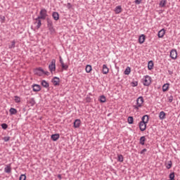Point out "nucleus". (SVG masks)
Returning <instances> with one entry per match:
<instances>
[{"instance_id": "1", "label": "nucleus", "mask_w": 180, "mask_h": 180, "mask_svg": "<svg viewBox=\"0 0 180 180\" xmlns=\"http://www.w3.org/2000/svg\"><path fill=\"white\" fill-rule=\"evenodd\" d=\"M34 74H35V75H38V77H43V75H46V77H49L50 75L49 71H44V70L40 67L34 69Z\"/></svg>"}, {"instance_id": "2", "label": "nucleus", "mask_w": 180, "mask_h": 180, "mask_svg": "<svg viewBox=\"0 0 180 180\" xmlns=\"http://www.w3.org/2000/svg\"><path fill=\"white\" fill-rule=\"evenodd\" d=\"M144 103V98L143 96H139L136 99V105H133L134 109H136V110H139L140 108L143 107V104Z\"/></svg>"}, {"instance_id": "3", "label": "nucleus", "mask_w": 180, "mask_h": 180, "mask_svg": "<svg viewBox=\"0 0 180 180\" xmlns=\"http://www.w3.org/2000/svg\"><path fill=\"white\" fill-rule=\"evenodd\" d=\"M47 27L50 32L51 34H54L56 33V29L54 28V25H53V20L50 18H46Z\"/></svg>"}, {"instance_id": "4", "label": "nucleus", "mask_w": 180, "mask_h": 180, "mask_svg": "<svg viewBox=\"0 0 180 180\" xmlns=\"http://www.w3.org/2000/svg\"><path fill=\"white\" fill-rule=\"evenodd\" d=\"M49 16L47 15V10L46 8H41L39 12V15L38 16V19H41L42 20H46V18Z\"/></svg>"}, {"instance_id": "5", "label": "nucleus", "mask_w": 180, "mask_h": 180, "mask_svg": "<svg viewBox=\"0 0 180 180\" xmlns=\"http://www.w3.org/2000/svg\"><path fill=\"white\" fill-rule=\"evenodd\" d=\"M151 77H150L149 75H146L143 77V84L144 85V86H150V85H151Z\"/></svg>"}, {"instance_id": "6", "label": "nucleus", "mask_w": 180, "mask_h": 180, "mask_svg": "<svg viewBox=\"0 0 180 180\" xmlns=\"http://www.w3.org/2000/svg\"><path fill=\"white\" fill-rule=\"evenodd\" d=\"M49 70L53 74L56 71V59H52L49 65Z\"/></svg>"}, {"instance_id": "7", "label": "nucleus", "mask_w": 180, "mask_h": 180, "mask_svg": "<svg viewBox=\"0 0 180 180\" xmlns=\"http://www.w3.org/2000/svg\"><path fill=\"white\" fill-rule=\"evenodd\" d=\"M51 82H52L53 86H60V77H53Z\"/></svg>"}, {"instance_id": "8", "label": "nucleus", "mask_w": 180, "mask_h": 180, "mask_svg": "<svg viewBox=\"0 0 180 180\" xmlns=\"http://www.w3.org/2000/svg\"><path fill=\"white\" fill-rule=\"evenodd\" d=\"M33 92H40L41 86L39 84H34L32 85Z\"/></svg>"}, {"instance_id": "9", "label": "nucleus", "mask_w": 180, "mask_h": 180, "mask_svg": "<svg viewBox=\"0 0 180 180\" xmlns=\"http://www.w3.org/2000/svg\"><path fill=\"white\" fill-rule=\"evenodd\" d=\"M170 57L172 60H176L178 57V52L176 51V49H172L170 51Z\"/></svg>"}, {"instance_id": "10", "label": "nucleus", "mask_w": 180, "mask_h": 180, "mask_svg": "<svg viewBox=\"0 0 180 180\" xmlns=\"http://www.w3.org/2000/svg\"><path fill=\"white\" fill-rule=\"evenodd\" d=\"M59 61H60L62 70L67 71V70H68V65H65L64 63V61L63 60V58H61V56L59 57Z\"/></svg>"}, {"instance_id": "11", "label": "nucleus", "mask_w": 180, "mask_h": 180, "mask_svg": "<svg viewBox=\"0 0 180 180\" xmlns=\"http://www.w3.org/2000/svg\"><path fill=\"white\" fill-rule=\"evenodd\" d=\"M147 123L148 122H139V129L141 131H145L146 129H147Z\"/></svg>"}, {"instance_id": "12", "label": "nucleus", "mask_w": 180, "mask_h": 180, "mask_svg": "<svg viewBox=\"0 0 180 180\" xmlns=\"http://www.w3.org/2000/svg\"><path fill=\"white\" fill-rule=\"evenodd\" d=\"M36 28L37 30H39V27H41V18H39V17H37V18H35V22H34V25H36Z\"/></svg>"}, {"instance_id": "13", "label": "nucleus", "mask_w": 180, "mask_h": 180, "mask_svg": "<svg viewBox=\"0 0 180 180\" xmlns=\"http://www.w3.org/2000/svg\"><path fill=\"white\" fill-rule=\"evenodd\" d=\"M150 120V116L148 115H145L141 117V123H148V121Z\"/></svg>"}, {"instance_id": "14", "label": "nucleus", "mask_w": 180, "mask_h": 180, "mask_svg": "<svg viewBox=\"0 0 180 180\" xmlns=\"http://www.w3.org/2000/svg\"><path fill=\"white\" fill-rule=\"evenodd\" d=\"M79 126H81V120L79 119L75 120L73 122V127H75V129H78Z\"/></svg>"}, {"instance_id": "15", "label": "nucleus", "mask_w": 180, "mask_h": 180, "mask_svg": "<svg viewBox=\"0 0 180 180\" xmlns=\"http://www.w3.org/2000/svg\"><path fill=\"white\" fill-rule=\"evenodd\" d=\"M123 11V9L122 8V6H117L115 9H114V12L118 15L119 13H122V11Z\"/></svg>"}, {"instance_id": "16", "label": "nucleus", "mask_w": 180, "mask_h": 180, "mask_svg": "<svg viewBox=\"0 0 180 180\" xmlns=\"http://www.w3.org/2000/svg\"><path fill=\"white\" fill-rule=\"evenodd\" d=\"M52 18L55 20H60V14L58 13V12L54 11L52 13Z\"/></svg>"}, {"instance_id": "17", "label": "nucleus", "mask_w": 180, "mask_h": 180, "mask_svg": "<svg viewBox=\"0 0 180 180\" xmlns=\"http://www.w3.org/2000/svg\"><path fill=\"white\" fill-rule=\"evenodd\" d=\"M52 141H57L60 139V134H54L51 136Z\"/></svg>"}, {"instance_id": "18", "label": "nucleus", "mask_w": 180, "mask_h": 180, "mask_svg": "<svg viewBox=\"0 0 180 180\" xmlns=\"http://www.w3.org/2000/svg\"><path fill=\"white\" fill-rule=\"evenodd\" d=\"M41 85L44 87L46 88V89L50 88V84H49V82H47V81L46 80H41Z\"/></svg>"}, {"instance_id": "19", "label": "nucleus", "mask_w": 180, "mask_h": 180, "mask_svg": "<svg viewBox=\"0 0 180 180\" xmlns=\"http://www.w3.org/2000/svg\"><path fill=\"white\" fill-rule=\"evenodd\" d=\"M146 139L145 136H141L139 139V144H141V146H144V144H146Z\"/></svg>"}, {"instance_id": "20", "label": "nucleus", "mask_w": 180, "mask_h": 180, "mask_svg": "<svg viewBox=\"0 0 180 180\" xmlns=\"http://www.w3.org/2000/svg\"><path fill=\"white\" fill-rule=\"evenodd\" d=\"M144 41H146V35L141 34V36H139V42L140 44H143Z\"/></svg>"}, {"instance_id": "21", "label": "nucleus", "mask_w": 180, "mask_h": 180, "mask_svg": "<svg viewBox=\"0 0 180 180\" xmlns=\"http://www.w3.org/2000/svg\"><path fill=\"white\" fill-rule=\"evenodd\" d=\"M164 34H165V29H162L161 30H160L158 32V37L160 39H161V38L164 37Z\"/></svg>"}, {"instance_id": "22", "label": "nucleus", "mask_w": 180, "mask_h": 180, "mask_svg": "<svg viewBox=\"0 0 180 180\" xmlns=\"http://www.w3.org/2000/svg\"><path fill=\"white\" fill-rule=\"evenodd\" d=\"M153 68H154V62H153V60H150L148 63V70H149V71H151Z\"/></svg>"}, {"instance_id": "23", "label": "nucleus", "mask_w": 180, "mask_h": 180, "mask_svg": "<svg viewBox=\"0 0 180 180\" xmlns=\"http://www.w3.org/2000/svg\"><path fill=\"white\" fill-rule=\"evenodd\" d=\"M103 74L106 75L109 72V68H108V65H103V70H102Z\"/></svg>"}, {"instance_id": "24", "label": "nucleus", "mask_w": 180, "mask_h": 180, "mask_svg": "<svg viewBox=\"0 0 180 180\" xmlns=\"http://www.w3.org/2000/svg\"><path fill=\"white\" fill-rule=\"evenodd\" d=\"M167 115V114L165 113V112L164 111H161L160 113H159V119L160 120H164V119H165V116Z\"/></svg>"}, {"instance_id": "25", "label": "nucleus", "mask_w": 180, "mask_h": 180, "mask_svg": "<svg viewBox=\"0 0 180 180\" xmlns=\"http://www.w3.org/2000/svg\"><path fill=\"white\" fill-rule=\"evenodd\" d=\"M169 89V83H166L162 86V91L167 92Z\"/></svg>"}, {"instance_id": "26", "label": "nucleus", "mask_w": 180, "mask_h": 180, "mask_svg": "<svg viewBox=\"0 0 180 180\" xmlns=\"http://www.w3.org/2000/svg\"><path fill=\"white\" fill-rule=\"evenodd\" d=\"M98 101L101 102V103H105V102H106V96L104 95L100 96Z\"/></svg>"}, {"instance_id": "27", "label": "nucleus", "mask_w": 180, "mask_h": 180, "mask_svg": "<svg viewBox=\"0 0 180 180\" xmlns=\"http://www.w3.org/2000/svg\"><path fill=\"white\" fill-rule=\"evenodd\" d=\"M9 112H10V115L12 116L18 113V110H16V108H11L9 110Z\"/></svg>"}, {"instance_id": "28", "label": "nucleus", "mask_w": 180, "mask_h": 180, "mask_svg": "<svg viewBox=\"0 0 180 180\" xmlns=\"http://www.w3.org/2000/svg\"><path fill=\"white\" fill-rule=\"evenodd\" d=\"M11 172H12V167H11L10 165H7L4 168V172H6V174H11Z\"/></svg>"}, {"instance_id": "29", "label": "nucleus", "mask_w": 180, "mask_h": 180, "mask_svg": "<svg viewBox=\"0 0 180 180\" xmlns=\"http://www.w3.org/2000/svg\"><path fill=\"white\" fill-rule=\"evenodd\" d=\"M167 5V0H161L159 6L160 8H165V6Z\"/></svg>"}, {"instance_id": "30", "label": "nucleus", "mask_w": 180, "mask_h": 180, "mask_svg": "<svg viewBox=\"0 0 180 180\" xmlns=\"http://www.w3.org/2000/svg\"><path fill=\"white\" fill-rule=\"evenodd\" d=\"M130 72H131V68H130V67L128 66L124 71V75H129Z\"/></svg>"}, {"instance_id": "31", "label": "nucleus", "mask_w": 180, "mask_h": 180, "mask_svg": "<svg viewBox=\"0 0 180 180\" xmlns=\"http://www.w3.org/2000/svg\"><path fill=\"white\" fill-rule=\"evenodd\" d=\"M28 103L30 105V106H34L36 105V101L34 100V98H31L29 100Z\"/></svg>"}, {"instance_id": "32", "label": "nucleus", "mask_w": 180, "mask_h": 180, "mask_svg": "<svg viewBox=\"0 0 180 180\" xmlns=\"http://www.w3.org/2000/svg\"><path fill=\"white\" fill-rule=\"evenodd\" d=\"M172 167V160L167 161V162H166L167 169H171Z\"/></svg>"}, {"instance_id": "33", "label": "nucleus", "mask_w": 180, "mask_h": 180, "mask_svg": "<svg viewBox=\"0 0 180 180\" xmlns=\"http://www.w3.org/2000/svg\"><path fill=\"white\" fill-rule=\"evenodd\" d=\"M127 122L129 124H133L134 123V118H133L131 116H129L127 118Z\"/></svg>"}, {"instance_id": "34", "label": "nucleus", "mask_w": 180, "mask_h": 180, "mask_svg": "<svg viewBox=\"0 0 180 180\" xmlns=\"http://www.w3.org/2000/svg\"><path fill=\"white\" fill-rule=\"evenodd\" d=\"M92 71V65H86V72L89 73Z\"/></svg>"}, {"instance_id": "35", "label": "nucleus", "mask_w": 180, "mask_h": 180, "mask_svg": "<svg viewBox=\"0 0 180 180\" xmlns=\"http://www.w3.org/2000/svg\"><path fill=\"white\" fill-rule=\"evenodd\" d=\"M124 160V158H123L122 155H117V161H118V162H123Z\"/></svg>"}, {"instance_id": "36", "label": "nucleus", "mask_w": 180, "mask_h": 180, "mask_svg": "<svg viewBox=\"0 0 180 180\" xmlns=\"http://www.w3.org/2000/svg\"><path fill=\"white\" fill-rule=\"evenodd\" d=\"M16 44V41L15 40L11 41V44L9 45V49H15Z\"/></svg>"}, {"instance_id": "37", "label": "nucleus", "mask_w": 180, "mask_h": 180, "mask_svg": "<svg viewBox=\"0 0 180 180\" xmlns=\"http://www.w3.org/2000/svg\"><path fill=\"white\" fill-rule=\"evenodd\" d=\"M169 180H175V172H172L169 175Z\"/></svg>"}, {"instance_id": "38", "label": "nucleus", "mask_w": 180, "mask_h": 180, "mask_svg": "<svg viewBox=\"0 0 180 180\" xmlns=\"http://www.w3.org/2000/svg\"><path fill=\"white\" fill-rule=\"evenodd\" d=\"M14 101H15V103H20V97H19L18 96H14Z\"/></svg>"}, {"instance_id": "39", "label": "nucleus", "mask_w": 180, "mask_h": 180, "mask_svg": "<svg viewBox=\"0 0 180 180\" xmlns=\"http://www.w3.org/2000/svg\"><path fill=\"white\" fill-rule=\"evenodd\" d=\"M167 101L169 103H172V101H174V96H167Z\"/></svg>"}, {"instance_id": "40", "label": "nucleus", "mask_w": 180, "mask_h": 180, "mask_svg": "<svg viewBox=\"0 0 180 180\" xmlns=\"http://www.w3.org/2000/svg\"><path fill=\"white\" fill-rule=\"evenodd\" d=\"M6 18L5 15H0V22L1 23H5Z\"/></svg>"}, {"instance_id": "41", "label": "nucleus", "mask_w": 180, "mask_h": 180, "mask_svg": "<svg viewBox=\"0 0 180 180\" xmlns=\"http://www.w3.org/2000/svg\"><path fill=\"white\" fill-rule=\"evenodd\" d=\"M131 86H133V87L137 86V85H139V82H137V81H133V82L131 83Z\"/></svg>"}, {"instance_id": "42", "label": "nucleus", "mask_w": 180, "mask_h": 180, "mask_svg": "<svg viewBox=\"0 0 180 180\" xmlns=\"http://www.w3.org/2000/svg\"><path fill=\"white\" fill-rule=\"evenodd\" d=\"M1 126L3 130H6V129H8V125L6 123H3L1 124Z\"/></svg>"}, {"instance_id": "43", "label": "nucleus", "mask_w": 180, "mask_h": 180, "mask_svg": "<svg viewBox=\"0 0 180 180\" xmlns=\"http://www.w3.org/2000/svg\"><path fill=\"white\" fill-rule=\"evenodd\" d=\"M3 140H4V141H5V142L9 141L11 140V136H4V137L3 138Z\"/></svg>"}, {"instance_id": "44", "label": "nucleus", "mask_w": 180, "mask_h": 180, "mask_svg": "<svg viewBox=\"0 0 180 180\" xmlns=\"http://www.w3.org/2000/svg\"><path fill=\"white\" fill-rule=\"evenodd\" d=\"M19 180H26V174H21L20 176Z\"/></svg>"}, {"instance_id": "45", "label": "nucleus", "mask_w": 180, "mask_h": 180, "mask_svg": "<svg viewBox=\"0 0 180 180\" xmlns=\"http://www.w3.org/2000/svg\"><path fill=\"white\" fill-rule=\"evenodd\" d=\"M144 153H147V149L143 148V149L139 153V154H141V155H144Z\"/></svg>"}, {"instance_id": "46", "label": "nucleus", "mask_w": 180, "mask_h": 180, "mask_svg": "<svg viewBox=\"0 0 180 180\" xmlns=\"http://www.w3.org/2000/svg\"><path fill=\"white\" fill-rule=\"evenodd\" d=\"M141 1L143 0H135L136 5H140L141 4Z\"/></svg>"}, {"instance_id": "47", "label": "nucleus", "mask_w": 180, "mask_h": 180, "mask_svg": "<svg viewBox=\"0 0 180 180\" xmlns=\"http://www.w3.org/2000/svg\"><path fill=\"white\" fill-rule=\"evenodd\" d=\"M67 8L68 9H71V8H72V5H71V3H68Z\"/></svg>"}, {"instance_id": "48", "label": "nucleus", "mask_w": 180, "mask_h": 180, "mask_svg": "<svg viewBox=\"0 0 180 180\" xmlns=\"http://www.w3.org/2000/svg\"><path fill=\"white\" fill-rule=\"evenodd\" d=\"M86 101L89 103V102H91V97H86Z\"/></svg>"}, {"instance_id": "49", "label": "nucleus", "mask_w": 180, "mask_h": 180, "mask_svg": "<svg viewBox=\"0 0 180 180\" xmlns=\"http://www.w3.org/2000/svg\"><path fill=\"white\" fill-rule=\"evenodd\" d=\"M168 73L169 75H172V74H174V72L172 70H168Z\"/></svg>"}, {"instance_id": "50", "label": "nucleus", "mask_w": 180, "mask_h": 180, "mask_svg": "<svg viewBox=\"0 0 180 180\" xmlns=\"http://www.w3.org/2000/svg\"><path fill=\"white\" fill-rule=\"evenodd\" d=\"M58 179H63L61 174H58Z\"/></svg>"}, {"instance_id": "51", "label": "nucleus", "mask_w": 180, "mask_h": 180, "mask_svg": "<svg viewBox=\"0 0 180 180\" xmlns=\"http://www.w3.org/2000/svg\"><path fill=\"white\" fill-rule=\"evenodd\" d=\"M115 68L116 70H119V67H117V65H115Z\"/></svg>"}]
</instances>
